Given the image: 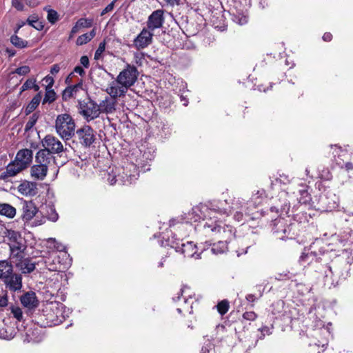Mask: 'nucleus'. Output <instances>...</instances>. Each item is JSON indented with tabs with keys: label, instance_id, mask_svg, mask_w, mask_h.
Wrapping results in <instances>:
<instances>
[{
	"label": "nucleus",
	"instance_id": "nucleus-17",
	"mask_svg": "<svg viewBox=\"0 0 353 353\" xmlns=\"http://www.w3.org/2000/svg\"><path fill=\"white\" fill-rule=\"evenodd\" d=\"M63 305L62 304H52L50 305V310L53 314L48 313V319L54 325L59 324L63 322L65 317L63 315Z\"/></svg>",
	"mask_w": 353,
	"mask_h": 353
},
{
	"label": "nucleus",
	"instance_id": "nucleus-3",
	"mask_svg": "<svg viewBox=\"0 0 353 353\" xmlns=\"http://www.w3.org/2000/svg\"><path fill=\"white\" fill-rule=\"evenodd\" d=\"M214 214H210L206 218L202 219L203 220H207L203 227L205 229H210L213 232L222 233L221 237L224 239L223 241L227 243L228 241L232 240L234 234V229L232 226L225 225L222 221H219Z\"/></svg>",
	"mask_w": 353,
	"mask_h": 353
},
{
	"label": "nucleus",
	"instance_id": "nucleus-29",
	"mask_svg": "<svg viewBox=\"0 0 353 353\" xmlns=\"http://www.w3.org/2000/svg\"><path fill=\"white\" fill-rule=\"evenodd\" d=\"M52 157L51 154L48 152V150H40L36 155V164L47 165L50 164Z\"/></svg>",
	"mask_w": 353,
	"mask_h": 353
},
{
	"label": "nucleus",
	"instance_id": "nucleus-33",
	"mask_svg": "<svg viewBox=\"0 0 353 353\" xmlns=\"http://www.w3.org/2000/svg\"><path fill=\"white\" fill-rule=\"evenodd\" d=\"M41 99V93L37 94L28 104L25 109V113L26 115L32 112L39 105Z\"/></svg>",
	"mask_w": 353,
	"mask_h": 353
},
{
	"label": "nucleus",
	"instance_id": "nucleus-37",
	"mask_svg": "<svg viewBox=\"0 0 353 353\" xmlns=\"http://www.w3.org/2000/svg\"><path fill=\"white\" fill-rule=\"evenodd\" d=\"M57 99V94L52 88H46V94L43 101V103H51Z\"/></svg>",
	"mask_w": 353,
	"mask_h": 353
},
{
	"label": "nucleus",
	"instance_id": "nucleus-41",
	"mask_svg": "<svg viewBox=\"0 0 353 353\" xmlns=\"http://www.w3.org/2000/svg\"><path fill=\"white\" fill-rule=\"evenodd\" d=\"M314 259H315L316 261L318 260L316 252L313 251H311L305 254L303 253L300 257L301 261L307 262L308 264L312 263Z\"/></svg>",
	"mask_w": 353,
	"mask_h": 353
},
{
	"label": "nucleus",
	"instance_id": "nucleus-55",
	"mask_svg": "<svg viewBox=\"0 0 353 353\" xmlns=\"http://www.w3.org/2000/svg\"><path fill=\"white\" fill-rule=\"evenodd\" d=\"M257 317V315L255 312H245L243 314V318L248 321H254Z\"/></svg>",
	"mask_w": 353,
	"mask_h": 353
},
{
	"label": "nucleus",
	"instance_id": "nucleus-4",
	"mask_svg": "<svg viewBox=\"0 0 353 353\" xmlns=\"http://www.w3.org/2000/svg\"><path fill=\"white\" fill-rule=\"evenodd\" d=\"M121 170L122 172L119 171L117 176L113 175L112 178H108L110 185H114L117 181H120L123 185H129L137 180L139 174L135 164L128 163L121 168ZM110 176H111L110 174Z\"/></svg>",
	"mask_w": 353,
	"mask_h": 353
},
{
	"label": "nucleus",
	"instance_id": "nucleus-19",
	"mask_svg": "<svg viewBox=\"0 0 353 353\" xmlns=\"http://www.w3.org/2000/svg\"><path fill=\"white\" fill-rule=\"evenodd\" d=\"M10 247V259L14 263L17 261H21L25 256L24 251L26 245L24 242H17L14 244H9Z\"/></svg>",
	"mask_w": 353,
	"mask_h": 353
},
{
	"label": "nucleus",
	"instance_id": "nucleus-6",
	"mask_svg": "<svg viewBox=\"0 0 353 353\" xmlns=\"http://www.w3.org/2000/svg\"><path fill=\"white\" fill-rule=\"evenodd\" d=\"M79 113L87 122L93 121L100 115L97 103L91 99L86 102H79Z\"/></svg>",
	"mask_w": 353,
	"mask_h": 353
},
{
	"label": "nucleus",
	"instance_id": "nucleus-39",
	"mask_svg": "<svg viewBox=\"0 0 353 353\" xmlns=\"http://www.w3.org/2000/svg\"><path fill=\"white\" fill-rule=\"evenodd\" d=\"M11 43L17 48H23L27 46L28 42L17 35H12L10 38Z\"/></svg>",
	"mask_w": 353,
	"mask_h": 353
},
{
	"label": "nucleus",
	"instance_id": "nucleus-52",
	"mask_svg": "<svg viewBox=\"0 0 353 353\" xmlns=\"http://www.w3.org/2000/svg\"><path fill=\"white\" fill-rule=\"evenodd\" d=\"M11 312L14 318H16L18 321H21L23 318V312L21 309L18 307H12L11 308Z\"/></svg>",
	"mask_w": 353,
	"mask_h": 353
},
{
	"label": "nucleus",
	"instance_id": "nucleus-9",
	"mask_svg": "<svg viewBox=\"0 0 353 353\" xmlns=\"http://www.w3.org/2000/svg\"><path fill=\"white\" fill-rule=\"evenodd\" d=\"M79 143L84 147H90L95 140L93 129L89 125H83L76 132Z\"/></svg>",
	"mask_w": 353,
	"mask_h": 353
},
{
	"label": "nucleus",
	"instance_id": "nucleus-46",
	"mask_svg": "<svg viewBox=\"0 0 353 353\" xmlns=\"http://www.w3.org/2000/svg\"><path fill=\"white\" fill-rule=\"evenodd\" d=\"M47 19L51 23H54L58 20V13L52 9L48 10Z\"/></svg>",
	"mask_w": 353,
	"mask_h": 353
},
{
	"label": "nucleus",
	"instance_id": "nucleus-21",
	"mask_svg": "<svg viewBox=\"0 0 353 353\" xmlns=\"http://www.w3.org/2000/svg\"><path fill=\"white\" fill-rule=\"evenodd\" d=\"M128 89L123 85H120L115 81H112L106 88V92L112 97L117 100L118 97H124Z\"/></svg>",
	"mask_w": 353,
	"mask_h": 353
},
{
	"label": "nucleus",
	"instance_id": "nucleus-15",
	"mask_svg": "<svg viewBox=\"0 0 353 353\" xmlns=\"http://www.w3.org/2000/svg\"><path fill=\"white\" fill-rule=\"evenodd\" d=\"M163 10H157L152 12L147 21V28L153 32L155 29L162 27L164 22Z\"/></svg>",
	"mask_w": 353,
	"mask_h": 353
},
{
	"label": "nucleus",
	"instance_id": "nucleus-23",
	"mask_svg": "<svg viewBox=\"0 0 353 353\" xmlns=\"http://www.w3.org/2000/svg\"><path fill=\"white\" fill-rule=\"evenodd\" d=\"M23 168H28L32 160V151L30 149L20 150L14 159Z\"/></svg>",
	"mask_w": 353,
	"mask_h": 353
},
{
	"label": "nucleus",
	"instance_id": "nucleus-10",
	"mask_svg": "<svg viewBox=\"0 0 353 353\" xmlns=\"http://www.w3.org/2000/svg\"><path fill=\"white\" fill-rule=\"evenodd\" d=\"M153 36V32L144 28L134 39L133 44L137 50L144 49L152 43Z\"/></svg>",
	"mask_w": 353,
	"mask_h": 353
},
{
	"label": "nucleus",
	"instance_id": "nucleus-16",
	"mask_svg": "<svg viewBox=\"0 0 353 353\" xmlns=\"http://www.w3.org/2000/svg\"><path fill=\"white\" fill-rule=\"evenodd\" d=\"M3 281L7 288L10 291L16 292L20 290L22 288V276L21 274L14 273L6 276Z\"/></svg>",
	"mask_w": 353,
	"mask_h": 353
},
{
	"label": "nucleus",
	"instance_id": "nucleus-54",
	"mask_svg": "<svg viewBox=\"0 0 353 353\" xmlns=\"http://www.w3.org/2000/svg\"><path fill=\"white\" fill-rule=\"evenodd\" d=\"M276 183H280L283 184H287L290 183V180L288 175L282 174L279 175V177L276 178Z\"/></svg>",
	"mask_w": 353,
	"mask_h": 353
},
{
	"label": "nucleus",
	"instance_id": "nucleus-2",
	"mask_svg": "<svg viewBox=\"0 0 353 353\" xmlns=\"http://www.w3.org/2000/svg\"><path fill=\"white\" fill-rule=\"evenodd\" d=\"M75 128L74 120L69 114H61L57 117L55 131L63 140H70L75 134Z\"/></svg>",
	"mask_w": 353,
	"mask_h": 353
},
{
	"label": "nucleus",
	"instance_id": "nucleus-45",
	"mask_svg": "<svg viewBox=\"0 0 353 353\" xmlns=\"http://www.w3.org/2000/svg\"><path fill=\"white\" fill-rule=\"evenodd\" d=\"M92 19L81 18L79 19L76 24L80 28H90L92 26Z\"/></svg>",
	"mask_w": 353,
	"mask_h": 353
},
{
	"label": "nucleus",
	"instance_id": "nucleus-61",
	"mask_svg": "<svg viewBox=\"0 0 353 353\" xmlns=\"http://www.w3.org/2000/svg\"><path fill=\"white\" fill-rule=\"evenodd\" d=\"M81 63L83 65V67L88 68L90 65L89 59L87 56H82L80 59Z\"/></svg>",
	"mask_w": 353,
	"mask_h": 353
},
{
	"label": "nucleus",
	"instance_id": "nucleus-25",
	"mask_svg": "<svg viewBox=\"0 0 353 353\" xmlns=\"http://www.w3.org/2000/svg\"><path fill=\"white\" fill-rule=\"evenodd\" d=\"M21 304L28 309H33L38 306L39 301L37 299L36 294L30 291L25 293L21 297Z\"/></svg>",
	"mask_w": 353,
	"mask_h": 353
},
{
	"label": "nucleus",
	"instance_id": "nucleus-27",
	"mask_svg": "<svg viewBox=\"0 0 353 353\" xmlns=\"http://www.w3.org/2000/svg\"><path fill=\"white\" fill-rule=\"evenodd\" d=\"M48 170L47 165L35 164L31 168V176L37 180H43L47 175Z\"/></svg>",
	"mask_w": 353,
	"mask_h": 353
},
{
	"label": "nucleus",
	"instance_id": "nucleus-34",
	"mask_svg": "<svg viewBox=\"0 0 353 353\" xmlns=\"http://www.w3.org/2000/svg\"><path fill=\"white\" fill-rule=\"evenodd\" d=\"M24 4L34 7L37 5V3L34 0H12V6L17 10H23Z\"/></svg>",
	"mask_w": 353,
	"mask_h": 353
},
{
	"label": "nucleus",
	"instance_id": "nucleus-47",
	"mask_svg": "<svg viewBox=\"0 0 353 353\" xmlns=\"http://www.w3.org/2000/svg\"><path fill=\"white\" fill-rule=\"evenodd\" d=\"M14 336V334H13L12 331L8 332L6 329L4 328H0V338L6 339V340H10L13 339Z\"/></svg>",
	"mask_w": 353,
	"mask_h": 353
},
{
	"label": "nucleus",
	"instance_id": "nucleus-43",
	"mask_svg": "<svg viewBox=\"0 0 353 353\" xmlns=\"http://www.w3.org/2000/svg\"><path fill=\"white\" fill-rule=\"evenodd\" d=\"M39 117V114L38 112H34L29 119L28 121L26 124V130H29L33 128V126L37 123L38 119Z\"/></svg>",
	"mask_w": 353,
	"mask_h": 353
},
{
	"label": "nucleus",
	"instance_id": "nucleus-58",
	"mask_svg": "<svg viewBox=\"0 0 353 353\" xmlns=\"http://www.w3.org/2000/svg\"><path fill=\"white\" fill-rule=\"evenodd\" d=\"M114 1H112L110 3H109L101 12V15H104L105 14L111 12L114 9Z\"/></svg>",
	"mask_w": 353,
	"mask_h": 353
},
{
	"label": "nucleus",
	"instance_id": "nucleus-14",
	"mask_svg": "<svg viewBox=\"0 0 353 353\" xmlns=\"http://www.w3.org/2000/svg\"><path fill=\"white\" fill-rule=\"evenodd\" d=\"M43 210H44L43 213L45 216L41 217L39 220L35 219L32 224L33 225H41L46 223V219L52 222H56L59 219V214L53 204H46Z\"/></svg>",
	"mask_w": 353,
	"mask_h": 353
},
{
	"label": "nucleus",
	"instance_id": "nucleus-12",
	"mask_svg": "<svg viewBox=\"0 0 353 353\" xmlns=\"http://www.w3.org/2000/svg\"><path fill=\"white\" fill-rule=\"evenodd\" d=\"M272 231L277 239L283 240L290 233V228L287 221L283 217L276 219L272 223Z\"/></svg>",
	"mask_w": 353,
	"mask_h": 353
},
{
	"label": "nucleus",
	"instance_id": "nucleus-40",
	"mask_svg": "<svg viewBox=\"0 0 353 353\" xmlns=\"http://www.w3.org/2000/svg\"><path fill=\"white\" fill-rule=\"evenodd\" d=\"M177 311L179 313L188 312L189 314L192 313V303H190L188 299H185L183 301V304L182 306L177 307Z\"/></svg>",
	"mask_w": 353,
	"mask_h": 353
},
{
	"label": "nucleus",
	"instance_id": "nucleus-18",
	"mask_svg": "<svg viewBox=\"0 0 353 353\" xmlns=\"http://www.w3.org/2000/svg\"><path fill=\"white\" fill-rule=\"evenodd\" d=\"M176 252H181L185 257H194L201 259L200 254L197 253L199 248L192 241L186 243H181V246L175 247Z\"/></svg>",
	"mask_w": 353,
	"mask_h": 353
},
{
	"label": "nucleus",
	"instance_id": "nucleus-53",
	"mask_svg": "<svg viewBox=\"0 0 353 353\" xmlns=\"http://www.w3.org/2000/svg\"><path fill=\"white\" fill-rule=\"evenodd\" d=\"M30 72V68L28 65L21 66L15 70L14 73H16L19 75H26Z\"/></svg>",
	"mask_w": 353,
	"mask_h": 353
},
{
	"label": "nucleus",
	"instance_id": "nucleus-62",
	"mask_svg": "<svg viewBox=\"0 0 353 353\" xmlns=\"http://www.w3.org/2000/svg\"><path fill=\"white\" fill-rule=\"evenodd\" d=\"M61 69L60 64H54L52 66L50 69V73L53 75L57 74Z\"/></svg>",
	"mask_w": 353,
	"mask_h": 353
},
{
	"label": "nucleus",
	"instance_id": "nucleus-51",
	"mask_svg": "<svg viewBox=\"0 0 353 353\" xmlns=\"http://www.w3.org/2000/svg\"><path fill=\"white\" fill-rule=\"evenodd\" d=\"M34 81V79H28L26 81V82L23 84V85L21 87L20 93L32 89V87L33 85Z\"/></svg>",
	"mask_w": 353,
	"mask_h": 353
},
{
	"label": "nucleus",
	"instance_id": "nucleus-57",
	"mask_svg": "<svg viewBox=\"0 0 353 353\" xmlns=\"http://www.w3.org/2000/svg\"><path fill=\"white\" fill-rule=\"evenodd\" d=\"M8 296L6 293L2 292L1 294H0V307H6L8 305Z\"/></svg>",
	"mask_w": 353,
	"mask_h": 353
},
{
	"label": "nucleus",
	"instance_id": "nucleus-1",
	"mask_svg": "<svg viewBox=\"0 0 353 353\" xmlns=\"http://www.w3.org/2000/svg\"><path fill=\"white\" fill-rule=\"evenodd\" d=\"M229 209L223 207V202H208L200 203L192 208V213L195 214V221L206 218L210 214H232L234 219L240 222L243 220L244 214H250V206L247 205L241 198H234L228 203Z\"/></svg>",
	"mask_w": 353,
	"mask_h": 353
},
{
	"label": "nucleus",
	"instance_id": "nucleus-11",
	"mask_svg": "<svg viewBox=\"0 0 353 353\" xmlns=\"http://www.w3.org/2000/svg\"><path fill=\"white\" fill-rule=\"evenodd\" d=\"M42 144L46 150L50 154H60L63 152L64 148L62 143L54 136L46 135L42 141Z\"/></svg>",
	"mask_w": 353,
	"mask_h": 353
},
{
	"label": "nucleus",
	"instance_id": "nucleus-44",
	"mask_svg": "<svg viewBox=\"0 0 353 353\" xmlns=\"http://www.w3.org/2000/svg\"><path fill=\"white\" fill-rule=\"evenodd\" d=\"M27 23L34 28L37 30H41L43 28V25L41 22L39 21L38 19L36 17H30L27 19Z\"/></svg>",
	"mask_w": 353,
	"mask_h": 353
},
{
	"label": "nucleus",
	"instance_id": "nucleus-59",
	"mask_svg": "<svg viewBox=\"0 0 353 353\" xmlns=\"http://www.w3.org/2000/svg\"><path fill=\"white\" fill-rule=\"evenodd\" d=\"M273 328V326L272 325L270 327L268 326H264L261 328H260L259 330L261 332L263 336H265V334L270 335L272 334L271 330Z\"/></svg>",
	"mask_w": 353,
	"mask_h": 353
},
{
	"label": "nucleus",
	"instance_id": "nucleus-28",
	"mask_svg": "<svg viewBox=\"0 0 353 353\" xmlns=\"http://www.w3.org/2000/svg\"><path fill=\"white\" fill-rule=\"evenodd\" d=\"M83 90V83L81 82L71 86L67 87L62 93L63 101H68L72 97H75L77 92Z\"/></svg>",
	"mask_w": 353,
	"mask_h": 353
},
{
	"label": "nucleus",
	"instance_id": "nucleus-5",
	"mask_svg": "<svg viewBox=\"0 0 353 353\" xmlns=\"http://www.w3.org/2000/svg\"><path fill=\"white\" fill-rule=\"evenodd\" d=\"M70 259L69 255L63 252L57 254V253L51 254L45 259L44 263L47 269L50 271H62L70 265Z\"/></svg>",
	"mask_w": 353,
	"mask_h": 353
},
{
	"label": "nucleus",
	"instance_id": "nucleus-8",
	"mask_svg": "<svg viewBox=\"0 0 353 353\" xmlns=\"http://www.w3.org/2000/svg\"><path fill=\"white\" fill-rule=\"evenodd\" d=\"M296 196L294 193L289 194L288 192L281 191L279 194V203L276 206L270 208L272 212H278L279 210L281 211L282 214H288L290 211V205L294 203Z\"/></svg>",
	"mask_w": 353,
	"mask_h": 353
},
{
	"label": "nucleus",
	"instance_id": "nucleus-13",
	"mask_svg": "<svg viewBox=\"0 0 353 353\" xmlns=\"http://www.w3.org/2000/svg\"><path fill=\"white\" fill-rule=\"evenodd\" d=\"M22 205V214L21 218L23 221L29 222L36 216V214L39 212V209L37 208L34 202L32 200L26 201L23 200L21 202Z\"/></svg>",
	"mask_w": 353,
	"mask_h": 353
},
{
	"label": "nucleus",
	"instance_id": "nucleus-36",
	"mask_svg": "<svg viewBox=\"0 0 353 353\" xmlns=\"http://www.w3.org/2000/svg\"><path fill=\"white\" fill-rule=\"evenodd\" d=\"M299 192L300 194V197L299 199L297 198L299 203L306 204L310 201L311 198L306 186L302 185V189H300Z\"/></svg>",
	"mask_w": 353,
	"mask_h": 353
},
{
	"label": "nucleus",
	"instance_id": "nucleus-38",
	"mask_svg": "<svg viewBox=\"0 0 353 353\" xmlns=\"http://www.w3.org/2000/svg\"><path fill=\"white\" fill-rule=\"evenodd\" d=\"M218 312L221 315H224L226 314L229 310L230 305L228 300H222L221 301L219 302L218 304L216 305Z\"/></svg>",
	"mask_w": 353,
	"mask_h": 353
},
{
	"label": "nucleus",
	"instance_id": "nucleus-49",
	"mask_svg": "<svg viewBox=\"0 0 353 353\" xmlns=\"http://www.w3.org/2000/svg\"><path fill=\"white\" fill-rule=\"evenodd\" d=\"M105 41L101 42L99 45L97 50L94 53V59H99L102 53L105 51Z\"/></svg>",
	"mask_w": 353,
	"mask_h": 353
},
{
	"label": "nucleus",
	"instance_id": "nucleus-24",
	"mask_svg": "<svg viewBox=\"0 0 353 353\" xmlns=\"http://www.w3.org/2000/svg\"><path fill=\"white\" fill-rule=\"evenodd\" d=\"M23 170L25 168L14 160L6 166V171L1 174L0 178L6 179L8 177L14 176Z\"/></svg>",
	"mask_w": 353,
	"mask_h": 353
},
{
	"label": "nucleus",
	"instance_id": "nucleus-60",
	"mask_svg": "<svg viewBox=\"0 0 353 353\" xmlns=\"http://www.w3.org/2000/svg\"><path fill=\"white\" fill-rule=\"evenodd\" d=\"M43 81H46V83H48L47 86L46 88H52V85L54 84V79L52 77H50V76H46L44 79H43Z\"/></svg>",
	"mask_w": 353,
	"mask_h": 353
},
{
	"label": "nucleus",
	"instance_id": "nucleus-22",
	"mask_svg": "<svg viewBox=\"0 0 353 353\" xmlns=\"http://www.w3.org/2000/svg\"><path fill=\"white\" fill-rule=\"evenodd\" d=\"M117 100L112 97H105L103 100H101L98 104L99 113H104L106 114H112L116 110Z\"/></svg>",
	"mask_w": 353,
	"mask_h": 353
},
{
	"label": "nucleus",
	"instance_id": "nucleus-26",
	"mask_svg": "<svg viewBox=\"0 0 353 353\" xmlns=\"http://www.w3.org/2000/svg\"><path fill=\"white\" fill-rule=\"evenodd\" d=\"M13 263L23 274H28L33 272L36 267V263L32 262L31 259L24 257L23 259H21V261H17Z\"/></svg>",
	"mask_w": 353,
	"mask_h": 353
},
{
	"label": "nucleus",
	"instance_id": "nucleus-32",
	"mask_svg": "<svg viewBox=\"0 0 353 353\" xmlns=\"http://www.w3.org/2000/svg\"><path fill=\"white\" fill-rule=\"evenodd\" d=\"M0 214L8 218H13L16 215V209L8 203H0Z\"/></svg>",
	"mask_w": 353,
	"mask_h": 353
},
{
	"label": "nucleus",
	"instance_id": "nucleus-50",
	"mask_svg": "<svg viewBox=\"0 0 353 353\" xmlns=\"http://www.w3.org/2000/svg\"><path fill=\"white\" fill-rule=\"evenodd\" d=\"M90 41H91V40L90 39L87 33H85V34H83L78 37V38L77 39V41H76V43L77 46H82V45L86 44Z\"/></svg>",
	"mask_w": 353,
	"mask_h": 353
},
{
	"label": "nucleus",
	"instance_id": "nucleus-42",
	"mask_svg": "<svg viewBox=\"0 0 353 353\" xmlns=\"http://www.w3.org/2000/svg\"><path fill=\"white\" fill-rule=\"evenodd\" d=\"M9 244H14L17 242H23V239L19 232L15 231H8Z\"/></svg>",
	"mask_w": 353,
	"mask_h": 353
},
{
	"label": "nucleus",
	"instance_id": "nucleus-31",
	"mask_svg": "<svg viewBox=\"0 0 353 353\" xmlns=\"http://www.w3.org/2000/svg\"><path fill=\"white\" fill-rule=\"evenodd\" d=\"M12 262L8 260H0V279H3L13 272Z\"/></svg>",
	"mask_w": 353,
	"mask_h": 353
},
{
	"label": "nucleus",
	"instance_id": "nucleus-56",
	"mask_svg": "<svg viewBox=\"0 0 353 353\" xmlns=\"http://www.w3.org/2000/svg\"><path fill=\"white\" fill-rule=\"evenodd\" d=\"M48 242L52 243L54 244V248L61 253H62L61 252L65 249L64 245L57 242L54 239H49Z\"/></svg>",
	"mask_w": 353,
	"mask_h": 353
},
{
	"label": "nucleus",
	"instance_id": "nucleus-20",
	"mask_svg": "<svg viewBox=\"0 0 353 353\" xmlns=\"http://www.w3.org/2000/svg\"><path fill=\"white\" fill-rule=\"evenodd\" d=\"M17 190L23 196H33L38 192L37 184L35 182L24 180L18 185Z\"/></svg>",
	"mask_w": 353,
	"mask_h": 353
},
{
	"label": "nucleus",
	"instance_id": "nucleus-30",
	"mask_svg": "<svg viewBox=\"0 0 353 353\" xmlns=\"http://www.w3.org/2000/svg\"><path fill=\"white\" fill-rule=\"evenodd\" d=\"M265 197V191L264 190H259L255 193L253 194L250 201L247 203V205H249L250 208L253 207L254 208H255L258 205L261 204L263 200Z\"/></svg>",
	"mask_w": 353,
	"mask_h": 353
},
{
	"label": "nucleus",
	"instance_id": "nucleus-64",
	"mask_svg": "<svg viewBox=\"0 0 353 353\" xmlns=\"http://www.w3.org/2000/svg\"><path fill=\"white\" fill-rule=\"evenodd\" d=\"M332 35L330 32H325L323 36V39L325 41H330L332 40Z\"/></svg>",
	"mask_w": 353,
	"mask_h": 353
},
{
	"label": "nucleus",
	"instance_id": "nucleus-7",
	"mask_svg": "<svg viewBox=\"0 0 353 353\" xmlns=\"http://www.w3.org/2000/svg\"><path fill=\"white\" fill-rule=\"evenodd\" d=\"M139 75L136 67L128 65L117 77V82L120 85H123L128 90L132 86L137 80Z\"/></svg>",
	"mask_w": 353,
	"mask_h": 353
},
{
	"label": "nucleus",
	"instance_id": "nucleus-35",
	"mask_svg": "<svg viewBox=\"0 0 353 353\" xmlns=\"http://www.w3.org/2000/svg\"><path fill=\"white\" fill-rule=\"evenodd\" d=\"M227 249V243L223 241H219L218 243L213 245L210 249V252L214 254H219L225 252Z\"/></svg>",
	"mask_w": 353,
	"mask_h": 353
},
{
	"label": "nucleus",
	"instance_id": "nucleus-48",
	"mask_svg": "<svg viewBox=\"0 0 353 353\" xmlns=\"http://www.w3.org/2000/svg\"><path fill=\"white\" fill-rule=\"evenodd\" d=\"M233 21L239 25H244L248 22V17L241 14H234L233 16Z\"/></svg>",
	"mask_w": 353,
	"mask_h": 353
},
{
	"label": "nucleus",
	"instance_id": "nucleus-63",
	"mask_svg": "<svg viewBox=\"0 0 353 353\" xmlns=\"http://www.w3.org/2000/svg\"><path fill=\"white\" fill-rule=\"evenodd\" d=\"M74 72L79 74L80 76H83L85 74L83 68L79 65L74 68Z\"/></svg>",
	"mask_w": 353,
	"mask_h": 353
}]
</instances>
